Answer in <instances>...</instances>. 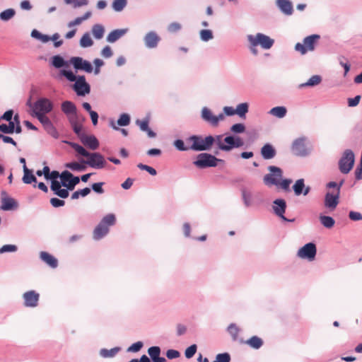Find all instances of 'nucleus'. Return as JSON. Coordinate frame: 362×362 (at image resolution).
<instances>
[{"label": "nucleus", "mask_w": 362, "mask_h": 362, "mask_svg": "<svg viewBox=\"0 0 362 362\" xmlns=\"http://www.w3.org/2000/svg\"><path fill=\"white\" fill-rule=\"evenodd\" d=\"M215 139L212 136H208L204 139L194 135L187 139V143L190 144V149L196 151L210 149Z\"/></svg>", "instance_id": "obj_1"}, {"label": "nucleus", "mask_w": 362, "mask_h": 362, "mask_svg": "<svg viewBox=\"0 0 362 362\" xmlns=\"http://www.w3.org/2000/svg\"><path fill=\"white\" fill-rule=\"evenodd\" d=\"M115 216L110 214L105 216L95 227L93 236L95 240H100L109 232V226H113L115 223Z\"/></svg>", "instance_id": "obj_2"}, {"label": "nucleus", "mask_w": 362, "mask_h": 362, "mask_svg": "<svg viewBox=\"0 0 362 362\" xmlns=\"http://www.w3.org/2000/svg\"><path fill=\"white\" fill-rule=\"evenodd\" d=\"M341 181L338 185L335 182H330L327 184V187L335 188L332 192H327L325 195V206L327 208L334 209L339 204L340 187L343 185Z\"/></svg>", "instance_id": "obj_3"}, {"label": "nucleus", "mask_w": 362, "mask_h": 362, "mask_svg": "<svg viewBox=\"0 0 362 362\" xmlns=\"http://www.w3.org/2000/svg\"><path fill=\"white\" fill-rule=\"evenodd\" d=\"M354 163V152L351 149L345 150L338 163L340 172L343 174H348L352 170Z\"/></svg>", "instance_id": "obj_4"}, {"label": "nucleus", "mask_w": 362, "mask_h": 362, "mask_svg": "<svg viewBox=\"0 0 362 362\" xmlns=\"http://www.w3.org/2000/svg\"><path fill=\"white\" fill-rule=\"evenodd\" d=\"M320 38V36L317 34L309 35L304 38L303 44L300 42L296 43L295 49L301 54H305L308 52H312L315 49V45Z\"/></svg>", "instance_id": "obj_5"}, {"label": "nucleus", "mask_w": 362, "mask_h": 362, "mask_svg": "<svg viewBox=\"0 0 362 362\" xmlns=\"http://www.w3.org/2000/svg\"><path fill=\"white\" fill-rule=\"evenodd\" d=\"M247 39L252 47L260 45L265 49H270L274 42L273 39L262 33H257L256 35H248Z\"/></svg>", "instance_id": "obj_6"}, {"label": "nucleus", "mask_w": 362, "mask_h": 362, "mask_svg": "<svg viewBox=\"0 0 362 362\" xmlns=\"http://www.w3.org/2000/svg\"><path fill=\"white\" fill-rule=\"evenodd\" d=\"M218 161H221V160L209 153H202L197 156L194 164L199 168H206L216 166Z\"/></svg>", "instance_id": "obj_7"}, {"label": "nucleus", "mask_w": 362, "mask_h": 362, "mask_svg": "<svg viewBox=\"0 0 362 362\" xmlns=\"http://www.w3.org/2000/svg\"><path fill=\"white\" fill-rule=\"evenodd\" d=\"M268 170L270 171V173L264 175L263 179L264 184L268 186H278L279 180L282 178L283 172L281 169L279 167L271 165L268 167Z\"/></svg>", "instance_id": "obj_8"}, {"label": "nucleus", "mask_w": 362, "mask_h": 362, "mask_svg": "<svg viewBox=\"0 0 362 362\" xmlns=\"http://www.w3.org/2000/svg\"><path fill=\"white\" fill-rule=\"evenodd\" d=\"M53 107L52 102L47 98L37 100L33 106V115L38 114L46 115L52 111Z\"/></svg>", "instance_id": "obj_9"}, {"label": "nucleus", "mask_w": 362, "mask_h": 362, "mask_svg": "<svg viewBox=\"0 0 362 362\" xmlns=\"http://www.w3.org/2000/svg\"><path fill=\"white\" fill-rule=\"evenodd\" d=\"M60 178L62 185L69 190H73L75 186L80 182L78 177L74 176L68 170L63 171L61 173Z\"/></svg>", "instance_id": "obj_10"}, {"label": "nucleus", "mask_w": 362, "mask_h": 362, "mask_svg": "<svg viewBox=\"0 0 362 362\" xmlns=\"http://www.w3.org/2000/svg\"><path fill=\"white\" fill-rule=\"evenodd\" d=\"M317 249L314 243H309L305 244L303 247L298 251V256L302 259H307L313 261L316 255Z\"/></svg>", "instance_id": "obj_11"}, {"label": "nucleus", "mask_w": 362, "mask_h": 362, "mask_svg": "<svg viewBox=\"0 0 362 362\" xmlns=\"http://www.w3.org/2000/svg\"><path fill=\"white\" fill-rule=\"evenodd\" d=\"M86 158L88 159L85 163L93 168L101 169L105 166V160L99 153H89Z\"/></svg>", "instance_id": "obj_12"}, {"label": "nucleus", "mask_w": 362, "mask_h": 362, "mask_svg": "<svg viewBox=\"0 0 362 362\" xmlns=\"http://www.w3.org/2000/svg\"><path fill=\"white\" fill-rule=\"evenodd\" d=\"M70 62L77 70H83L87 73H91L93 71V66L89 62L83 59L81 57H72L70 59Z\"/></svg>", "instance_id": "obj_13"}, {"label": "nucleus", "mask_w": 362, "mask_h": 362, "mask_svg": "<svg viewBox=\"0 0 362 362\" xmlns=\"http://www.w3.org/2000/svg\"><path fill=\"white\" fill-rule=\"evenodd\" d=\"M74 89L78 95H85L90 93V86L86 81L85 76H79L74 84Z\"/></svg>", "instance_id": "obj_14"}, {"label": "nucleus", "mask_w": 362, "mask_h": 362, "mask_svg": "<svg viewBox=\"0 0 362 362\" xmlns=\"http://www.w3.org/2000/svg\"><path fill=\"white\" fill-rule=\"evenodd\" d=\"M24 305L35 308L38 305L40 295L35 291H29L23 293Z\"/></svg>", "instance_id": "obj_15"}, {"label": "nucleus", "mask_w": 362, "mask_h": 362, "mask_svg": "<svg viewBox=\"0 0 362 362\" xmlns=\"http://www.w3.org/2000/svg\"><path fill=\"white\" fill-rule=\"evenodd\" d=\"M1 209L4 211H10L16 209L18 206L17 202L11 197H9L5 191L1 193Z\"/></svg>", "instance_id": "obj_16"}, {"label": "nucleus", "mask_w": 362, "mask_h": 362, "mask_svg": "<svg viewBox=\"0 0 362 362\" xmlns=\"http://www.w3.org/2000/svg\"><path fill=\"white\" fill-rule=\"evenodd\" d=\"M202 117L205 121L209 122L213 126H217L218 122L224 119V115L223 113L219 114L218 116H214L207 107L202 109Z\"/></svg>", "instance_id": "obj_17"}, {"label": "nucleus", "mask_w": 362, "mask_h": 362, "mask_svg": "<svg viewBox=\"0 0 362 362\" xmlns=\"http://www.w3.org/2000/svg\"><path fill=\"white\" fill-rule=\"evenodd\" d=\"M293 154L298 156H304L307 155L308 151L305 144V139L299 138L296 139L291 147Z\"/></svg>", "instance_id": "obj_18"}, {"label": "nucleus", "mask_w": 362, "mask_h": 362, "mask_svg": "<svg viewBox=\"0 0 362 362\" xmlns=\"http://www.w3.org/2000/svg\"><path fill=\"white\" fill-rule=\"evenodd\" d=\"M80 140L82 144L91 150H95L99 146V141L97 138L93 135L81 134Z\"/></svg>", "instance_id": "obj_19"}, {"label": "nucleus", "mask_w": 362, "mask_h": 362, "mask_svg": "<svg viewBox=\"0 0 362 362\" xmlns=\"http://www.w3.org/2000/svg\"><path fill=\"white\" fill-rule=\"evenodd\" d=\"M62 110L66 114L71 122L73 118L76 116V107L71 101L66 100L62 103Z\"/></svg>", "instance_id": "obj_20"}, {"label": "nucleus", "mask_w": 362, "mask_h": 362, "mask_svg": "<svg viewBox=\"0 0 362 362\" xmlns=\"http://www.w3.org/2000/svg\"><path fill=\"white\" fill-rule=\"evenodd\" d=\"M274 206H273L275 214L281 217L284 221H288L284 216L286 208V202L284 199H278L274 202Z\"/></svg>", "instance_id": "obj_21"}, {"label": "nucleus", "mask_w": 362, "mask_h": 362, "mask_svg": "<svg viewBox=\"0 0 362 362\" xmlns=\"http://www.w3.org/2000/svg\"><path fill=\"white\" fill-rule=\"evenodd\" d=\"M293 189L296 196H299L301 194H303V195H307L310 189L309 187H305L303 179H299L296 180L293 186Z\"/></svg>", "instance_id": "obj_22"}, {"label": "nucleus", "mask_w": 362, "mask_h": 362, "mask_svg": "<svg viewBox=\"0 0 362 362\" xmlns=\"http://www.w3.org/2000/svg\"><path fill=\"white\" fill-rule=\"evenodd\" d=\"M160 37L154 32H150L147 33L144 37V41L146 47L149 48H154L157 46Z\"/></svg>", "instance_id": "obj_23"}, {"label": "nucleus", "mask_w": 362, "mask_h": 362, "mask_svg": "<svg viewBox=\"0 0 362 362\" xmlns=\"http://www.w3.org/2000/svg\"><path fill=\"white\" fill-rule=\"evenodd\" d=\"M276 153V150L269 144H266L261 148V155L264 159H272L275 157Z\"/></svg>", "instance_id": "obj_24"}, {"label": "nucleus", "mask_w": 362, "mask_h": 362, "mask_svg": "<svg viewBox=\"0 0 362 362\" xmlns=\"http://www.w3.org/2000/svg\"><path fill=\"white\" fill-rule=\"evenodd\" d=\"M41 259L52 268H56L58 265L57 259L47 252H41L40 254Z\"/></svg>", "instance_id": "obj_25"}, {"label": "nucleus", "mask_w": 362, "mask_h": 362, "mask_svg": "<svg viewBox=\"0 0 362 362\" xmlns=\"http://www.w3.org/2000/svg\"><path fill=\"white\" fill-rule=\"evenodd\" d=\"M240 343L246 344L251 348H253L255 349H258L263 345L262 339L257 336H253L246 341H244L243 339H240Z\"/></svg>", "instance_id": "obj_26"}, {"label": "nucleus", "mask_w": 362, "mask_h": 362, "mask_svg": "<svg viewBox=\"0 0 362 362\" xmlns=\"http://www.w3.org/2000/svg\"><path fill=\"white\" fill-rule=\"evenodd\" d=\"M148 353L153 362H165L164 357H160V349L158 346H151L148 349Z\"/></svg>", "instance_id": "obj_27"}, {"label": "nucleus", "mask_w": 362, "mask_h": 362, "mask_svg": "<svg viewBox=\"0 0 362 362\" xmlns=\"http://www.w3.org/2000/svg\"><path fill=\"white\" fill-rule=\"evenodd\" d=\"M277 5L284 14L289 16L293 13V6L288 0H277Z\"/></svg>", "instance_id": "obj_28"}, {"label": "nucleus", "mask_w": 362, "mask_h": 362, "mask_svg": "<svg viewBox=\"0 0 362 362\" xmlns=\"http://www.w3.org/2000/svg\"><path fill=\"white\" fill-rule=\"evenodd\" d=\"M234 137L232 136H226L223 142H219V148L222 151H228L235 148Z\"/></svg>", "instance_id": "obj_29"}, {"label": "nucleus", "mask_w": 362, "mask_h": 362, "mask_svg": "<svg viewBox=\"0 0 362 362\" xmlns=\"http://www.w3.org/2000/svg\"><path fill=\"white\" fill-rule=\"evenodd\" d=\"M125 33L126 30L124 29L114 30L108 34L107 41L110 43H113L123 36Z\"/></svg>", "instance_id": "obj_30"}, {"label": "nucleus", "mask_w": 362, "mask_h": 362, "mask_svg": "<svg viewBox=\"0 0 362 362\" xmlns=\"http://www.w3.org/2000/svg\"><path fill=\"white\" fill-rule=\"evenodd\" d=\"M227 331L231 336L233 341H240V339H239L238 337H239V333L240 332V329L237 326L236 324H235V323L230 324L227 328Z\"/></svg>", "instance_id": "obj_31"}, {"label": "nucleus", "mask_w": 362, "mask_h": 362, "mask_svg": "<svg viewBox=\"0 0 362 362\" xmlns=\"http://www.w3.org/2000/svg\"><path fill=\"white\" fill-rule=\"evenodd\" d=\"M105 33V28L100 24H95L92 28V34L95 39H101Z\"/></svg>", "instance_id": "obj_32"}, {"label": "nucleus", "mask_w": 362, "mask_h": 362, "mask_svg": "<svg viewBox=\"0 0 362 362\" xmlns=\"http://www.w3.org/2000/svg\"><path fill=\"white\" fill-rule=\"evenodd\" d=\"M90 16H91V12L87 11L83 16L78 17V18H75L74 21H70L68 23V27L71 28L73 26L80 25L83 21L88 19L90 17Z\"/></svg>", "instance_id": "obj_33"}, {"label": "nucleus", "mask_w": 362, "mask_h": 362, "mask_svg": "<svg viewBox=\"0 0 362 362\" xmlns=\"http://www.w3.org/2000/svg\"><path fill=\"white\" fill-rule=\"evenodd\" d=\"M286 108L282 106L273 107L270 110V113L278 118L284 117L286 115Z\"/></svg>", "instance_id": "obj_34"}, {"label": "nucleus", "mask_w": 362, "mask_h": 362, "mask_svg": "<svg viewBox=\"0 0 362 362\" xmlns=\"http://www.w3.org/2000/svg\"><path fill=\"white\" fill-rule=\"evenodd\" d=\"M320 221L321 223L327 228H331L334 226L335 221L331 216H320Z\"/></svg>", "instance_id": "obj_35"}, {"label": "nucleus", "mask_w": 362, "mask_h": 362, "mask_svg": "<svg viewBox=\"0 0 362 362\" xmlns=\"http://www.w3.org/2000/svg\"><path fill=\"white\" fill-rule=\"evenodd\" d=\"M119 351V349L117 348V347L111 349L110 350L106 349H103L100 350V354L103 358H111V357L115 356L118 353Z\"/></svg>", "instance_id": "obj_36"}, {"label": "nucleus", "mask_w": 362, "mask_h": 362, "mask_svg": "<svg viewBox=\"0 0 362 362\" xmlns=\"http://www.w3.org/2000/svg\"><path fill=\"white\" fill-rule=\"evenodd\" d=\"M247 112L248 104L247 103H240L235 108L236 115H239L240 117H245Z\"/></svg>", "instance_id": "obj_37"}, {"label": "nucleus", "mask_w": 362, "mask_h": 362, "mask_svg": "<svg viewBox=\"0 0 362 362\" xmlns=\"http://www.w3.org/2000/svg\"><path fill=\"white\" fill-rule=\"evenodd\" d=\"M93 45V41L92 40L89 33H85L80 40V45L82 47H88Z\"/></svg>", "instance_id": "obj_38"}, {"label": "nucleus", "mask_w": 362, "mask_h": 362, "mask_svg": "<svg viewBox=\"0 0 362 362\" xmlns=\"http://www.w3.org/2000/svg\"><path fill=\"white\" fill-rule=\"evenodd\" d=\"M70 146L75 150L79 155L83 156L84 157H87L88 156L89 152L87 151L83 146H80L78 144L69 142Z\"/></svg>", "instance_id": "obj_39"}, {"label": "nucleus", "mask_w": 362, "mask_h": 362, "mask_svg": "<svg viewBox=\"0 0 362 362\" xmlns=\"http://www.w3.org/2000/svg\"><path fill=\"white\" fill-rule=\"evenodd\" d=\"M321 82V77L318 75L313 76L305 83L301 84L300 86H314Z\"/></svg>", "instance_id": "obj_40"}, {"label": "nucleus", "mask_w": 362, "mask_h": 362, "mask_svg": "<svg viewBox=\"0 0 362 362\" xmlns=\"http://www.w3.org/2000/svg\"><path fill=\"white\" fill-rule=\"evenodd\" d=\"M15 11L12 8L6 9L0 13V18L2 21H8L15 15Z\"/></svg>", "instance_id": "obj_41"}, {"label": "nucleus", "mask_w": 362, "mask_h": 362, "mask_svg": "<svg viewBox=\"0 0 362 362\" xmlns=\"http://www.w3.org/2000/svg\"><path fill=\"white\" fill-rule=\"evenodd\" d=\"M127 5V0H114L112 8L115 11H121Z\"/></svg>", "instance_id": "obj_42"}, {"label": "nucleus", "mask_w": 362, "mask_h": 362, "mask_svg": "<svg viewBox=\"0 0 362 362\" xmlns=\"http://www.w3.org/2000/svg\"><path fill=\"white\" fill-rule=\"evenodd\" d=\"M242 196H243V199L245 204L247 206H250L252 204V193L245 189H243L242 191Z\"/></svg>", "instance_id": "obj_43"}, {"label": "nucleus", "mask_w": 362, "mask_h": 362, "mask_svg": "<svg viewBox=\"0 0 362 362\" xmlns=\"http://www.w3.org/2000/svg\"><path fill=\"white\" fill-rule=\"evenodd\" d=\"M66 168H69L72 170H76V171H81V170H83L85 169V166L82 164H80L77 162H71V163H68L65 165Z\"/></svg>", "instance_id": "obj_44"}, {"label": "nucleus", "mask_w": 362, "mask_h": 362, "mask_svg": "<svg viewBox=\"0 0 362 362\" xmlns=\"http://www.w3.org/2000/svg\"><path fill=\"white\" fill-rule=\"evenodd\" d=\"M66 4H72L74 8L86 6L88 4V0H64Z\"/></svg>", "instance_id": "obj_45"}, {"label": "nucleus", "mask_w": 362, "mask_h": 362, "mask_svg": "<svg viewBox=\"0 0 362 362\" xmlns=\"http://www.w3.org/2000/svg\"><path fill=\"white\" fill-rule=\"evenodd\" d=\"M52 65L56 68H61L65 64L64 59L59 55H56L52 57Z\"/></svg>", "instance_id": "obj_46"}, {"label": "nucleus", "mask_w": 362, "mask_h": 362, "mask_svg": "<svg viewBox=\"0 0 362 362\" xmlns=\"http://www.w3.org/2000/svg\"><path fill=\"white\" fill-rule=\"evenodd\" d=\"M230 356L228 353L218 354L216 356L214 362H230Z\"/></svg>", "instance_id": "obj_47"}, {"label": "nucleus", "mask_w": 362, "mask_h": 362, "mask_svg": "<svg viewBox=\"0 0 362 362\" xmlns=\"http://www.w3.org/2000/svg\"><path fill=\"white\" fill-rule=\"evenodd\" d=\"M44 128L47 132V133L49 134L54 138L58 137L59 134L52 122H49L47 125H45Z\"/></svg>", "instance_id": "obj_48"}, {"label": "nucleus", "mask_w": 362, "mask_h": 362, "mask_svg": "<svg viewBox=\"0 0 362 362\" xmlns=\"http://www.w3.org/2000/svg\"><path fill=\"white\" fill-rule=\"evenodd\" d=\"M130 122V117L127 114H122L117 120V124L119 126H127Z\"/></svg>", "instance_id": "obj_49"}, {"label": "nucleus", "mask_w": 362, "mask_h": 362, "mask_svg": "<svg viewBox=\"0 0 362 362\" xmlns=\"http://www.w3.org/2000/svg\"><path fill=\"white\" fill-rule=\"evenodd\" d=\"M197 347L196 344H192L190 346H189L185 352V357L187 358H191L194 356L197 351Z\"/></svg>", "instance_id": "obj_50"}, {"label": "nucleus", "mask_w": 362, "mask_h": 362, "mask_svg": "<svg viewBox=\"0 0 362 362\" xmlns=\"http://www.w3.org/2000/svg\"><path fill=\"white\" fill-rule=\"evenodd\" d=\"M230 131L236 134L243 133L245 131V127L241 123L235 124L230 127Z\"/></svg>", "instance_id": "obj_51"}, {"label": "nucleus", "mask_w": 362, "mask_h": 362, "mask_svg": "<svg viewBox=\"0 0 362 362\" xmlns=\"http://www.w3.org/2000/svg\"><path fill=\"white\" fill-rule=\"evenodd\" d=\"M200 36L202 40L208 41L213 38L212 32L210 30H202Z\"/></svg>", "instance_id": "obj_52"}, {"label": "nucleus", "mask_w": 362, "mask_h": 362, "mask_svg": "<svg viewBox=\"0 0 362 362\" xmlns=\"http://www.w3.org/2000/svg\"><path fill=\"white\" fill-rule=\"evenodd\" d=\"M137 167L141 170L147 171L151 175H156L157 173L156 170L153 168L148 166L147 165L139 163L137 165Z\"/></svg>", "instance_id": "obj_53"}, {"label": "nucleus", "mask_w": 362, "mask_h": 362, "mask_svg": "<svg viewBox=\"0 0 362 362\" xmlns=\"http://www.w3.org/2000/svg\"><path fill=\"white\" fill-rule=\"evenodd\" d=\"M23 181L25 184H30L32 182H36V177L29 172L28 174L25 173L23 177Z\"/></svg>", "instance_id": "obj_54"}, {"label": "nucleus", "mask_w": 362, "mask_h": 362, "mask_svg": "<svg viewBox=\"0 0 362 362\" xmlns=\"http://www.w3.org/2000/svg\"><path fill=\"white\" fill-rule=\"evenodd\" d=\"M17 247L14 245H4L0 248V254L4 252H16Z\"/></svg>", "instance_id": "obj_55"}, {"label": "nucleus", "mask_w": 362, "mask_h": 362, "mask_svg": "<svg viewBox=\"0 0 362 362\" xmlns=\"http://www.w3.org/2000/svg\"><path fill=\"white\" fill-rule=\"evenodd\" d=\"M143 346V343L141 341H137L131 345L127 351L129 352H137L139 351Z\"/></svg>", "instance_id": "obj_56"}, {"label": "nucleus", "mask_w": 362, "mask_h": 362, "mask_svg": "<svg viewBox=\"0 0 362 362\" xmlns=\"http://www.w3.org/2000/svg\"><path fill=\"white\" fill-rule=\"evenodd\" d=\"M175 146L180 151H187L190 149V145L189 146H185L184 141L180 139H177L175 141Z\"/></svg>", "instance_id": "obj_57"}, {"label": "nucleus", "mask_w": 362, "mask_h": 362, "mask_svg": "<svg viewBox=\"0 0 362 362\" xmlns=\"http://www.w3.org/2000/svg\"><path fill=\"white\" fill-rule=\"evenodd\" d=\"M62 74L63 76H64L69 81H76L77 78L76 76L73 74L72 71H66V70H63L62 71Z\"/></svg>", "instance_id": "obj_58"}, {"label": "nucleus", "mask_w": 362, "mask_h": 362, "mask_svg": "<svg viewBox=\"0 0 362 362\" xmlns=\"http://www.w3.org/2000/svg\"><path fill=\"white\" fill-rule=\"evenodd\" d=\"M136 124L139 126L141 130L146 132V130H148V119H144V120H136Z\"/></svg>", "instance_id": "obj_59"}, {"label": "nucleus", "mask_w": 362, "mask_h": 362, "mask_svg": "<svg viewBox=\"0 0 362 362\" xmlns=\"http://www.w3.org/2000/svg\"><path fill=\"white\" fill-rule=\"evenodd\" d=\"M35 116L42 123L43 127H45V125H47L49 122H51L50 119L46 116V115L38 114Z\"/></svg>", "instance_id": "obj_60"}, {"label": "nucleus", "mask_w": 362, "mask_h": 362, "mask_svg": "<svg viewBox=\"0 0 362 362\" xmlns=\"http://www.w3.org/2000/svg\"><path fill=\"white\" fill-rule=\"evenodd\" d=\"M113 53L110 46H105L101 51V55L105 58H110Z\"/></svg>", "instance_id": "obj_61"}, {"label": "nucleus", "mask_w": 362, "mask_h": 362, "mask_svg": "<svg viewBox=\"0 0 362 362\" xmlns=\"http://www.w3.org/2000/svg\"><path fill=\"white\" fill-rule=\"evenodd\" d=\"M50 204L54 207H60L63 206L65 204V202L64 200H61L58 198H52L50 199Z\"/></svg>", "instance_id": "obj_62"}, {"label": "nucleus", "mask_w": 362, "mask_h": 362, "mask_svg": "<svg viewBox=\"0 0 362 362\" xmlns=\"http://www.w3.org/2000/svg\"><path fill=\"white\" fill-rule=\"evenodd\" d=\"M166 356L169 359L177 358L180 356V352L174 349H169L166 352Z\"/></svg>", "instance_id": "obj_63"}, {"label": "nucleus", "mask_w": 362, "mask_h": 362, "mask_svg": "<svg viewBox=\"0 0 362 362\" xmlns=\"http://www.w3.org/2000/svg\"><path fill=\"white\" fill-rule=\"evenodd\" d=\"M349 217L352 221H361L362 220V214L357 211H350Z\"/></svg>", "instance_id": "obj_64"}]
</instances>
